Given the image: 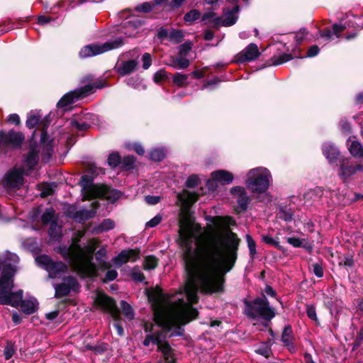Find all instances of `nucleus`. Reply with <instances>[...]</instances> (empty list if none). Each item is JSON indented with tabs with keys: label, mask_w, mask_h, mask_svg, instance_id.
I'll list each match as a JSON object with an SVG mask.
<instances>
[{
	"label": "nucleus",
	"mask_w": 363,
	"mask_h": 363,
	"mask_svg": "<svg viewBox=\"0 0 363 363\" xmlns=\"http://www.w3.org/2000/svg\"><path fill=\"white\" fill-rule=\"evenodd\" d=\"M177 243L183 249L182 259L184 269L191 274L196 269L208 270L213 266L222 264L226 259L230 245L236 249V261L241 240L238 235L228 229L222 240L218 236L212 235L199 243L197 247H192V234L187 225L181 223Z\"/></svg>",
	"instance_id": "obj_1"
},
{
	"label": "nucleus",
	"mask_w": 363,
	"mask_h": 363,
	"mask_svg": "<svg viewBox=\"0 0 363 363\" xmlns=\"http://www.w3.org/2000/svg\"><path fill=\"white\" fill-rule=\"evenodd\" d=\"M226 259L222 264L213 266L205 272L196 269L194 273L184 269L187 277V284L185 288L186 298L191 303L199 301L198 284L206 294L223 293L225 291V275L230 272L236 264V249L230 247Z\"/></svg>",
	"instance_id": "obj_2"
},
{
	"label": "nucleus",
	"mask_w": 363,
	"mask_h": 363,
	"mask_svg": "<svg viewBox=\"0 0 363 363\" xmlns=\"http://www.w3.org/2000/svg\"><path fill=\"white\" fill-rule=\"evenodd\" d=\"M243 313L250 319L262 318L264 320L271 321L276 316L275 310L270 306L269 302L264 294L253 300L244 298Z\"/></svg>",
	"instance_id": "obj_3"
},
{
	"label": "nucleus",
	"mask_w": 363,
	"mask_h": 363,
	"mask_svg": "<svg viewBox=\"0 0 363 363\" xmlns=\"http://www.w3.org/2000/svg\"><path fill=\"white\" fill-rule=\"evenodd\" d=\"M97 244V242L92 239L91 243L85 247L83 257L71 259L70 264L82 278L94 277L97 274L96 266L92 262Z\"/></svg>",
	"instance_id": "obj_4"
},
{
	"label": "nucleus",
	"mask_w": 363,
	"mask_h": 363,
	"mask_svg": "<svg viewBox=\"0 0 363 363\" xmlns=\"http://www.w3.org/2000/svg\"><path fill=\"white\" fill-rule=\"evenodd\" d=\"M94 303L101 310L111 315L115 321L113 326L116 329L117 334L120 337H123L124 335V330L121 323V312L116 305V301L105 293H99Z\"/></svg>",
	"instance_id": "obj_5"
},
{
	"label": "nucleus",
	"mask_w": 363,
	"mask_h": 363,
	"mask_svg": "<svg viewBox=\"0 0 363 363\" xmlns=\"http://www.w3.org/2000/svg\"><path fill=\"white\" fill-rule=\"evenodd\" d=\"M269 173L267 169H251L247 174L246 186L253 193L263 194L269 186Z\"/></svg>",
	"instance_id": "obj_6"
},
{
	"label": "nucleus",
	"mask_w": 363,
	"mask_h": 363,
	"mask_svg": "<svg viewBox=\"0 0 363 363\" xmlns=\"http://www.w3.org/2000/svg\"><path fill=\"white\" fill-rule=\"evenodd\" d=\"M25 140L22 132L11 129L0 130V154H6L9 150L20 149Z\"/></svg>",
	"instance_id": "obj_7"
},
{
	"label": "nucleus",
	"mask_w": 363,
	"mask_h": 363,
	"mask_svg": "<svg viewBox=\"0 0 363 363\" xmlns=\"http://www.w3.org/2000/svg\"><path fill=\"white\" fill-rule=\"evenodd\" d=\"M123 41L121 38L113 41H108L101 45L92 43L84 46L79 52L81 58H86L102 54L113 49L122 46Z\"/></svg>",
	"instance_id": "obj_8"
},
{
	"label": "nucleus",
	"mask_w": 363,
	"mask_h": 363,
	"mask_svg": "<svg viewBox=\"0 0 363 363\" xmlns=\"http://www.w3.org/2000/svg\"><path fill=\"white\" fill-rule=\"evenodd\" d=\"M337 175L343 184H347L351 177L358 172L363 171L361 164L355 163L350 157L342 156L339 159Z\"/></svg>",
	"instance_id": "obj_9"
},
{
	"label": "nucleus",
	"mask_w": 363,
	"mask_h": 363,
	"mask_svg": "<svg viewBox=\"0 0 363 363\" xmlns=\"http://www.w3.org/2000/svg\"><path fill=\"white\" fill-rule=\"evenodd\" d=\"M153 320L166 333H169L174 329V331L168 335L169 337L174 336L183 337L185 334L184 326L167 319V315L163 311H156L154 314Z\"/></svg>",
	"instance_id": "obj_10"
},
{
	"label": "nucleus",
	"mask_w": 363,
	"mask_h": 363,
	"mask_svg": "<svg viewBox=\"0 0 363 363\" xmlns=\"http://www.w3.org/2000/svg\"><path fill=\"white\" fill-rule=\"evenodd\" d=\"M199 314V313L196 308L192 307L191 305H186L184 309L178 311L174 315L170 316L167 315V319L174 322V323L184 326L192 320L197 319Z\"/></svg>",
	"instance_id": "obj_11"
},
{
	"label": "nucleus",
	"mask_w": 363,
	"mask_h": 363,
	"mask_svg": "<svg viewBox=\"0 0 363 363\" xmlns=\"http://www.w3.org/2000/svg\"><path fill=\"white\" fill-rule=\"evenodd\" d=\"M35 259L46 271L50 274H53L54 276L60 274L61 272H65L67 269V266L65 263L61 261L55 262L47 255H39Z\"/></svg>",
	"instance_id": "obj_12"
},
{
	"label": "nucleus",
	"mask_w": 363,
	"mask_h": 363,
	"mask_svg": "<svg viewBox=\"0 0 363 363\" xmlns=\"http://www.w3.org/2000/svg\"><path fill=\"white\" fill-rule=\"evenodd\" d=\"M260 55L257 44L251 43L236 55L235 62L239 64L251 62L259 57Z\"/></svg>",
	"instance_id": "obj_13"
},
{
	"label": "nucleus",
	"mask_w": 363,
	"mask_h": 363,
	"mask_svg": "<svg viewBox=\"0 0 363 363\" xmlns=\"http://www.w3.org/2000/svg\"><path fill=\"white\" fill-rule=\"evenodd\" d=\"M97 192L94 199H106L111 203H115L122 196V192L116 189L111 188V186L101 184L100 186L97 189Z\"/></svg>",
	"instance_id": "obj_14"
},
{
	"label": "nucleus",
	"mask_w": 363,
	"mask_h": 363,
	"mask_svg": "<svg viewBox=\"0 0 363 363\" xmlns=\"http://www.w3.org/2000/svg\"><path fill=\"white\" fill-rule=\"evenodd\" d=\"M23 183V171L13 169L4 177V185L8 189H20Z\"/></svg>",
	"instance_id": "obj_15"
},
{
	"label": "nucleus",
	"mask_w": 363,
	"mask_h": 363,
	"mask_svg": "<svg viewBox=\"0 0 363 363\" xmlns=\"http://www.w3.org/2000/svg\"><path fill=\"white\" fill-rule=\"evenodd\" d=\"M140 250L128 249L122 250L117 256L114 257L113 262L117 266H121L128 262H135L140 257Z\"/></svg>",
	"instance_id": "obj_16"
},
{
	"label": "nucleus",
	"mask_w": 363,
	"mask_h": 363,
	"mask_svg": "<svg viewBox=\"0 0 363 363\" xmlns=\"http://www.w3.org/2000/svg\"><path fill=\"white\" fill-rule=\"evenodd\" d=\"M95 177L92 174H84L80 178V185L87 194L89 195V198H85L83 200L94 199L95 194L97 192V188L100 186L101 184H94Z\"/></svg>",
	"instance_id": "obj_17"
},
{
	"label": "nucleus",
	"mask_w": 363,
	"mask_h": 363,
	"mask_svg": "<svg viewBox=\"0 0 363 363\" xmlns=\"http://www.w3.org/2000/svg\"><path fill=\"white\" fill-rule=\"evenodd\" d=\"M323 155L326 157L330 164H337L339 162L340 152L337 147L330 142L323 144L321 147Z\"/></svg>",
	"instance_id": "obj_18"
},
{
	"label": "nucleus",
	"mask_w": 363,
	"mask_h": 363,
	"mask_svg": "<svg viewBox=\"0 0 363 363\" xmlns=\"http://www.w3.org/2000/svg\"><path fill=\"white\" fill-rule=\"evenodd\" d=\"M294 339L291 325H285L282 331L281 341L282 342L283 345L292 354L296 353L297 351L296 347L294 342Z\"/></svg>",
	"instance_id": "obj_19"
},
{
	"label": "nucleus",
	"mask_w": 363,
	"mask_h": 363,
	"mask_svg": "<svg viewBox=\"0 0 363 363\" xmlns=\"http://www.w3.org/2000/svg\"><path fill=\"white\" fill-rule=\"evenodd\" d=\"M138 66V62L133 59L121 62L119 65L116 66L115 69L120 76L124 77L134 72Z\"/></svg>",
	"instance_id": "obj_20"
},
{
	"label": "nucleus",
	"mask_w": 363,
	"mask_h": 363,
	"mask_svg": "<svg viewBox=\"0 0 363 363\" xmlns=\"http://www.w3.org/2000/svg\"><path fill=\"white\" fill-rule=\"evenodd\" d=\"M14 287V279L0 277V303H9L6 295Z\"/></svg>",
	"instance_id": "obj_21"
},
{
	"label": "nucleus",
	"mask_w": 363,
	"mask_h": 363,
	"mask_svg": "<svg viewBox=\"0 0 363 363\" xmlns=\"http://www.w3.org/2000/svg\"><path fill=\"white\" fill-rule=\"evenodd\" d=\"M223 10L225 15V18L223 19L224 26L229 27L235 25L238 19V16H235V13L240 11L239 5H235L232 9L225 7Z\"/></svg>",
	"instance_id": "obj_22"
},
{
	"label": "nucleus",
	"mask_w": 363,
	"mask_h": 363,
	"mask_svg": "<svg viewBox=\"0 0 363 363\" xmlns=\"http://www.w3.org/2000/svg\"><path fill=\"white\" fill-rule=\"evenodd\" d=\"M1 271V276L0 277L13 279L16 272V267L0 256V272Z\"/></svg>",
	"instance_id": "obj_23"
},
{
	"label": "nucleus",
	"mask_w": 363,
	"mask_h": 363,
	"mask_svg": "<svg viewBox=\"0 0 363 363\" xmlns=\"http://www.w3.org/2000/svg\"><path fill=\"white\" fill-rule=\"evenodd\" d=\"M206 220L213 223L216 230H218L223 226L229 225H235V221L231 216H208L206 217Z\"/></svg>",
	"instance_id": "obj_24"
},
{
	"label": "nucleus",
	"mask_w": 363,
	"mask_h": 363,
	"mask_svg": "<svg viewBox=\"0 0 363 363\" xmlns=\"http://www.w3.org/2000/svg\"><path fill=\"white\" fill-rule=\"evenodd\" d=\"M79 94L75 90L70 91L64 94L57 104V108H65L69 105L74 104L76 101L80 99Z\"/></svg>",
	"instance_id": "obj_25"
},
{
	"label": "nucleus",
	"mask_w": 363,
	"mask_h": 363,
	"mask_svg": "<svg viewBox=\"0 0 363 363\" xmlns=\"http://www.w3.org/2000/svg\"><path fill=\"white\" fill-rule=\"evenodd\" d=\"M211 176L223 185L230 184L234 179L233 174L226 170L214 171Z\"/></svg>",
	"instance_id": "obj_26"
},
{
	"label": "nucleus",
	"mask_w": 363,
	"mask_h": 363,
	"mask_svg": "<svg viewBox=\"0 0 363 363\" xmlns=\"http://www.w3.org/2000/svg\"><path fill=\"white\" fill-rule=\"evenodd\" d=\"M6 298L9 303H0V305H9L13 307H17L23 301V290L19 289L16 292L11 291L6 295Z\"/></svg>",
	"instance_id": "obj_27"
},
{
	"label": "nucleus",
	"mask_w": 363,
	"mask_h": 363,
	"mask_svg": "<svg viewBox=\"0 0 363 363\" xmlns=\"http://www.w3.org/2000/svg\"><path fill=\"white\" fill-rule=\"evenodd\" d=\"M52 143V140L48 139L43 143L40 140V145L42 147V157L44 162H49L54 152V147Z\"/></svg>",
	"instance_id": "obj_28"
},
{
	"label": "nucleus",
	"mask_w": 363,
	"mask_h": 363,
	"mask_svg": "<svg viewBox=\"0 0 363 363\" xmlns=\"http://www.w3.org/2000/svg\"><path fill=\"white\" fill-rule=\"evenodd\" d=\"M146 294L148 301L155 304L160 303L164 295L163 291L160 286L147 289L146 291Z\"/></svg>",
	"instance_id": "obj_29"
},
{
	"label": "nucleus",
	"mask_w": 363,
	"mask_h": 363,
	"mask_svg": "<svg viewBox=\"0 0 363 363\" xmlns=\"http://www.w3.org/2000/svg\"><path fill=\"white\" fill-rule=\"evenodd\" d=\"M279 238H273L269 234L262 235V240L267 245L272 246L279 251H281L284 255H287V250L279 244Z\"/></svg>",
	"instance_id": "obj_30"
},
{
	"label": "nucleus",
	"mask_w": 363,
	"mask_h": 363,
	"mask_svg": "<svg viewBox=\"0 0 363 363\" xmlns=\"http://www.w3.org/2000/svg\"><path fill=\"white\" fill-rule=\"evenodd\" d=\"M79 238L73 240L72 244L69 249V253L67 254V255H70V259L72 257H81L84 256V251L79 244ZM70 262L71 260L69 261V263Z\"/></svg>",
	"instance_id": "obj_31"
},
{
	"label": "nucleus",
	"mask_w": 363,
	"mask_h": 363,
	"mask_svg": "<svg viewBox=\"0 0 363 363\" xmlns=\"http://www.w3.org/2000/svg\"><path fill=\"white\" fill-rule=\"evenodd\" d=\"M96 212L94 210H79L74 213L75 218L74 220L79 223H84L89 219L93 218Z\"/></svg>",
	"instance_id": "obj_32"
},
{
	"label": "nucleus",
	"mask_w": 363,
	"mask_h": 363,
	"mask_svg": "<svg viewBox=\"0 0 363 363\" xmlns=\"http://www.w3.org/2000/svg\"><path fill=\"white\" fill-rule=\"evenodd\" d=\"M294 57L291 53H284L279 56H272L267 63V66H277L293 60Z\"/></svg>",
	"instance_id": "obj_33"
},
{
	"label": "nucleus",
	"mask_w": 363,
	"mask_h": 363,
	"mask_svg": "<svg viewBox=\"0 0 363 363\" xmlns=\"http://www.w3.org/2000/svg\"><path fill=\"white\" fill-rule=\"evenodd\" d=\"M39 161V151H35L33 148L31 150H28V152L26 155L25 162L26 165L29 168V169L33 170L35 166L38 164Z\"/></svg>",
	"instance_id": "obj_34"
},
{
	"label": "nucleus",
	"mask_w": 363,
	"mask_h": 363,
	"mask_svg": "<svg viewBox=\"0 0 363 363\" xmlns=\"http://www.w3.org/2000/svg\"><path fill=\"white\" fill-rule=\"evenodd\" d=\"M350 153L355 158L363 157V147L360 142L357 140L351 141L348 147Z\"/></svg>",
	"instance_id": "obj_35"
},
{
	"label": "nucleus",
	"mask_w": 363,
	"mask_h": 363,
	"mask_svg": "<svg viewBox=\"0 0 363 363\" xmlns=\"http://www.w3.org/2000/svg\"><path fill=\"white\" fill-rule=\"evenodd\" d=\"M277 216L280 219L286 222H291L294 220V212L286 206H282L280 207Z\"/></svg>",
	"instance_id": "obj_36"
},
{
	"label": "nucleus",
	"mask_w": 363,
	"mask_h": 363,
	"mask_svg": "<svg viewBox=\"0 0 363 363\" xmlns=\"http://www.w3.org/2000/svg\"><path fill=\"white\" fill-rule=\"evenodd\" d=\"M189 74L177 72L172 75V82L179 87H186L188 85Z\"/></svg>",
	"instance_id": "obj_37"
},
{
	"label": "nucleus",
	"mask_w": 363,
	"mask_h": 363,
	"mask_svg": "<svg viewBox=\"0 0 363 363\" xmlns=\"http://www.w3.org/2000/svg\"><path fill=\"white\" fill-rule=\"evenodd\" d=\"M136 158L133 155H127L121 158V169L123 170H131L135 167Z\"/></svg>",
	"instance_id": "obj_38"
},
{
	"label": "nucleus",
	"mask_w": 363,
	"mask_h": 363,
	"mask_svg": "<svg viewBox=\"0 0 363 363\" xmlns=\"http://www.w3.org/2000/svg\"><path fill=\"white\" fill-rule=\"evenodd\" d=\"M55 211L52 207L46 208L41 216V221L44 225H47L52 223L53 220H57L55 218Z\"/></svg>",
	"instance_id": "obj_39"
},
{
	"label": "nucleus",
	"mask_w": 363,
	"mask_h": 363,
	"mask_svg": "<svg viewBox=\"0 0 363 363\" xmlns=\"http://www.w3.org/2000/svg\"><path fill=\"white\" fill-rule=\"evenodd\" d=\"M120 305L123 315L126 317L129 320H133L135 318V313L132 306L124 300L121 301Z\"/></svg>",
	"instance_id": "obj_40"
},
{
	"label": "nucleus",
	"mask_w": 363,
	"mask_h": 363,
	"mask_svg": "<svg viewBox=\"0 0 363 363\" xmlns=\"http://www.w3.org/2000/svg\"><path fill=\"white\" fill-rule=\"evenodd\" d=\"M50 123V115L45 116L42 120L40 121V125H41V141L43 143L48 138V134L47 129Z\"/></svg>",
	"instance_id": "obj_41"
},
{
	"label": "nucleus",
	"mask_w": 363,
	"mask_h": 363,
	"mask_svg": "<svg viewBox=\"0 0 363 363\" xmlns=\"http://www.w3.org/2000/svg\"><path fill=\"white\" fill-rule=\"evenodd\" d=\"M55 297L57 298H60L64 296H67L69 294L71 290L65 284V283L56 284L55 286Z\"/></svg>",
	"instance_id": "obj_42"
},
{
	"label": "nucleus",
	"mask_w": 363,
	"mask_h": 363,
	"mask_svg": "<svg viewBox=\"0 0 363 363\" xmlns=\"http://www.w3.org/2000/svg\"><path fill=\"white\" fill-rule=\"evenodd\" d=\"M19 306H21L22 311L27 315H31L37 311V308L32 301H23Z\"/></svg>",
	"instance_id": "obj_43"
},
{
	"label": "nucleus",
	"mask_w": 363,
	"mask_h": 363,
	"mask_svg": "<svg viewBox=\"0 0 363 363\" xmlns=\"http://www.w3.org/2000/svg\"><path fill=\"white\" fill-rule=\"evenodd\" d=\"M150 159L153 162H161L165 157V152L162 148H155L150 152Z\"/></svg>",
	"instance_id": "obj_44"
},
{
	"label": "nucleus",
	"mask_w": 363,
	"mask_h": 363,
	"mask_svg": "<svg viewBox=\"0 0 363 363\" xmlns=\"http://www.w3.org/2000/svg\"><path fill=\"white\" fill-rule=\"evenodd\" d=\"M178 199L184 203H189L196 201L198 199V195L196 193L184 191L183 194L178 195Z\"/></svg>",
	"instance_id": "obj_45"
},
{
	"label": "nucleus",
	"mask_w": 363,
	"mask_h": 363,
	"mask_svg": "<svg viewBox=\"0 0 363 363\" xmlns=\"http://www.w3.org/2000/svg\"><path fill=\"white\" fill-rule=\"evenodd\" d=\"M169 75L164 69H160L154 74L153 81L155 84H159L162 82L167 81L169 79Z\"/></svg>",
	"instance_id": "obj_46"
},
{
	"label": "nucleus",
	"mask_w": 363,
	"mask_h": 363,
	"mask_svg": "<svg viewBox=\"0 0 363 363\" xmlns=\"http://www.w3.org/2000/svg\"><path fill=\"white\" fill-rule=\"evenodd\" d=\"M159 259L155 255H148L145 258L144 260V269H154L158 265Z\"/></svg>",
	"instance_id": "obj_47"
},
{
	"label": "nucleus",
	"mask_w": 363,
	"mask_h": 363,
	"mask_svg": "<svg viewBox=\"0 0 363 363\" xmlns=\"http://www.w3.org/2000/svg\"><path fill=\"white\" fill-rule=\"evenodd\" d=\"M107 162L111 168H116L121 164V157L118 152H113L109 154Z\"/></svg>",
	"instance_id": "obj_48"
},
{
	"label": "nucleus",
	"mask_w": 363,
	"mask_h": 363,
	"mask_svg": "<svg viewBox=\"0 0 363 363\" xmlns=\"http://www.w3.org/2000/svg\"><path fill=\"white\" fill-rule=\"evenodd\" d=\"M15 342L11 340H7L6 345L4 347V355L6 360L10 359L16 352Z\"/></svg>",
	"instance_id": "obj_49"
},
{
	"label": "nucleus",
	"mask_w": 363,
	"mask_h": 363,
	"mask_svg": "<svg viewBox=\"0 0 363 363\" xmlns=\"http://www.w3.org/2000/svg\"><path fill=\"white\" fill-rule=\"evenodd\" d=\"M338 265L340 267H344L346 269L353 267L354 266L353 255L350 253L345 255L343 259L339 262Z\"/></svg>",
	"instance_id": "obj_50"
},
{
	"label": "nucleus",
	"mask_w": 363,
	"mask_h": 363,
	"mask_svg": "<svg viewBox=\"0 0 363 363\" xmlns=\"http://www.w3.org/2000/svg\"><path fill=\"white\" fill-rule=\"evenodd\" d=\"M75 91L79 95V99H83V98L86 97V96H88L89 94L94 92V84H86L85 86H82L79 89H75Z\"/></svg>",
	"instance_id": "obj_51"
},
{
	"label": "nucleus",
	"mask_w": 363,
	"mask_h": 363,
	"mask_svg": "<svg viewBox=\"0 0 363 363\" xmlns=\"http://www.w3.org/2000/svg\"><path fill=\"white\" fill-rule=\"evenodd\" d=\"M155 7L153 2L145 1L135 6V11L137 12L147 13L151 12Z\"/></svg>",
	"instance_id": "obj_52"
},
{
	"label": "nucleus",
	"mask_w": 363,
	"mask_h": 363,
	"mask_svg": "<svg viewBox=\"0 0 363 363\" xmlns=\"http://www.w3.org/2000/svg\"><path fill=\"white\" fill-rule=\"evenodd\" d=\"M201 17V12L197 9H191L188 11L184 16V20L186 22L192 23L196 20Z\"/></svg>",
	"instance_id": "obj_53"
},
{
	"label": "nucleus",
	"mask_w": 363,
	"mask_h": 363,
	"mask_svg": "<svg viewBox=\"0 0 363 363\" xmlns=\"http://www.w3.org/2000/svg\"><path fill=\"white\" fill-rule=\"evenodd\" d=\"M190 65V62L188 59L184 57L175 58L172 61V67L174 68L186 69Z\"/></svg>",
	"instance_id": "obj_54"
},
{
	"label": "nucleus",
	"mask_w": 363,
	"mask_h": 363,
	"mask_svg": "<svg viewBox=\"0 0 363 363\" xmlns=\"http://www.w3.org/2000/svg\"><path fill=\"white\" fill-rule=\"evenodd\" d=\"M65 284L69 288L70 290L76 291L79 287V284L77 279L72 276H67L63 278Z\"/></svg>",
	"instance_id": "obj_55"
},
{
	"label": "nucleus",
	"mask_w": 363,
	"mask_h": 363,
	"mask_svg": "<svg viewBox=\"0 0 363 363\" xmlns=\"http://www.w3.org/2000/svg\"><path fill=\"white\" fill-rule=\"evenodd\" d=\"M115 223L110 218L104 219L99 225L98 228L101 232L108 231L113 229Z\"/></svg>",
	"instance_id": "obj_56"
},
{
	"label": "nucleus",
	"mask_w": 363,
	"mask_h": 363,
	"mask_svg": "<svg viewBox=\"0 0 363 363\" xmlns=\"http://www.w3.org/2000/svg\"><path fill=\"white\" fill-rule=\"evenodd\" d=\"M72 127L75 128L78 131H85L91 128V125L85 121H78L75 119L70 122Z\"/></svg>",
	"instance_id": "obj_57"
},
{
	"label": "nucleus",
	"mask_w": 363,
	"mask_h": 363,
	"mask_svg": "<svg viewBox=\"0 0 363 363\" xmlns=\"http://www.w3.org/2000/svg\"><path fill=\"white\" fill-rule=\"evenodd\" d=\"M157 351L161 352L163 354L164 357L171 356L174 354V350L166 340L163 342V345L162 346L157 347Z\"/></svg>",
	"instance_id": "obj_58"
},
{
	"label": "nucleus",
	"mask_w": 363,
	"mask_h": 363,
	"mask_svg": "<svg viewBox=\"0 0 363 363\" xmlns=\"http://www.w3.org/2000/svg\"><path fill=\"white\" fill-rule=\"evenodd\" d=\"M184 35L181 30H173L169 35L170 40L178 44L184 40Z\"/></svg>",
	"instance_id": "obj_59"
},
{
	"label": "nucleus",
	"mask_w": 363,
	"mask_h": 363,
	"mask_svg": "<svg viewBox=\"0 0 363 363\" xmlns=\"http://www.w3.org/2000/svg\"><path fill=\"white\" fill-rule=\"evenodd\" d=\"M246 241L250 251V256L251 258H254L255 255L257 254L256 242L249 234L246 235Z\"/></svg>",
	"instance_id": "obj_60"
},
{
	"label": "nucleus",
	"mask_w": 363,
	"mask_h": 363,
	"mask_svg": "<svg viewBox=\"0 0 363 363\" xmlns=\"http://www.w3.org/2000/svg\"><path fill=\"white\" fill-rule=\"evenodd\" d=\"M237 201L239 207L242 211H245L247 209L248 204L250 202L249 196L247 192L237 199Z\"/></svg>",
	"instance_id": "obj_61"
},
{
	"label": "nucleus",
	"mask_w": 363,
	"mask_h": 363,
	"mask_svg": "<svg viewBox=\"0 0 363 363\" xmlns=\"http://www.w3.org/2000/svg\"><path fill=\"white\" fill-rule=\"evenodd\" d=\"M255 352L266 358H269L272 354V348H269V346L265 345L264 343H262V345L255 350Z\"/></svg>",
	"instance_id": "obj_62"
},
{
	"label": "nucleus",
	"mask_w": 363,
	"mask_h": 363,
	"mask_svg": "<svg viewBox=\"0 0 363 363\" xmlns=\"http://www.w3.org/2000/svg\"><path fill=\"white\" fill-rule=\"evenodd\" d=\"M40 116L30 115L28 117L26 125L28 128L31 129L35 127L38 124H40Z\"/></svg>",
	"instance_id": "obj_63"
},
{
	"label": "nucleus",
	"mask_w": 363,
	"mask_h": 363,
	"mask_svg": "<svg viewBox=\"0 0 363 363\" xmlns=\"http://www.w3.org/2000/svg\"><path fill=\"white\" fill-rule=\"evenodd\" d=\"M193 43L190 40H187L184 42L183 44L180 45L179 47V54L181 56H186L189 52L192 49Z\"/></svg>",
	"instance_id": "obj_64"
}]
</instances>
